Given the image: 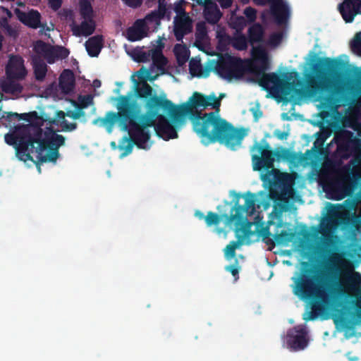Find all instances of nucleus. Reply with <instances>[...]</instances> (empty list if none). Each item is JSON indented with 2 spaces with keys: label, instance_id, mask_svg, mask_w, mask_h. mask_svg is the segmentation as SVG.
<instances>
[{
  "label": "nucleus",
  "instance_id": "28",
  "mask_svg": "<svg viewBox=\"0 0 361 361\" xmlns=\"http://www.w3.org/2000/svg\"><path fill=\"white\" fill-rule=\"evenodd\" d=\"M204 14L207 21L212 24L216 23L221 17V13L216 6H207Z\"/></svg>",
  "mask_w": 361,
  "mask_h": 361
},
{
  "label": "nucleus",
  "instance_id": "37",
  "mask_svg": "<svg viewBox=\"0 0 361 361\" xmlns=\"http://www.w3.org/2000/svg\"><path fill=\"white\" fill-rule=\"evenodd\" d=\"M207 226H218L222 221V216L213 212H208L204 217Z\"/></svg>",
  "mask_w": 361,
  "mask_h": 361
},
{
  "label": "nucleus",
  "instance_id": "41",
  "mask_svg": "<svg viewBox=\"0 0 361 361\" xmlns=\"http://www.w3.org/2000/svg\"><path fill=\"white\" fill-rule=\"evenodd\" d=\"M240 245L239 241H231L226 245L224 250L225 256L228 258H233L235 255V250Z\"/></svg>",
  "mask_w": 361,
  "mask_h": 361
},
{
  "label": "nucleus",
  "instance_id": "23",
  "mask_svg": "<svg viewBox=\"0 0 361 361\" xmlns=\"http://www.w3.org/2000/svg\"><path fill=\"white\" fill-rule=\"evenodd\" d=\"M164 44L160 42L159 47L154 49H152V60L153 65L155 66L158 69H164V66L167 63V59L164 56L162 49Z\"/></svg>",
  "mask_w": 361,
  "mask_h": 361
},
{
  "label": "nucleus",
  "instance_id": "29",
  "mask_svg": "<svg viewBox=\"0 0 361 361\" xmlns=\"http://www.w3.org/2000/svg\"><path fill=\"white\" fill-rule=\"evenodd\" d=\"M12 80L8 79V81H4L1 83L2 91L9 94L20 93L23 91L22 85Z\"/></svg>",
  "mask_w": 361,
  "mask_h": 361
},
{
  "label": "nucleus",
  "instance_id": "51",
  "mask_svg": "<svg viewBox=\"0 0 361 361\" xmlns=\"http://www.w3.org/2000/svg\"><path fill=\"white\" fill-rule=\"evenodd\" d=\"M250 111L252 114L255 121H257L263 115L262 111L258 105L252 108Z\"/></svg>",
  "mask_w": 361,
  "mask_h": 361
},
{
  "label": "nucleus",
  "instance_id": "18",
  "mask_svg": "<svg viewBox=\"0 0 361 361\" xmlns=\"http://www.w3.org/2000/svg\"><path fill=\"white\" fill-rule=\"evenodd\" d=\"M127 39L130 42L141 40L147 36V27L145 20L138 19L133 26L126 30Z\"/></svg>",
  "mask_w": 361,
  "mask_h": 361
},
{
  "label": "nucleus",
  "instance_id": "35",
  "mask_svg": "<svg viewBox=\"0 0 361 361\" xmlns=\"http://www.w3.org/2000/svg\"><path fill=\"white\" fill-rule=\"evenodd\" d=\"M255 195L250 192H247L245 197V207L248 215H252L255 212Z\"/></svg>",
  "mask_w": 361,
  "mask_h": 361
},
{
  "label": "nucleus",
  "instance_id": "56",
  "mask_svg": "<svg viewBox=\"0 0 361 361\" xmlns=\"http://www.w3.org/2000/svg\"><path fill=\"white\" fill-rule=\"evenodd\" d=\"M226 270L231 272L235 279H238L239 270L238 267L233 265H228L226 267Z\"/></svg>",
  "mask_w": 361,
  "mask_h": 361
},
{
  "label": "nucleus",
  "instance_id": "52",
  "mask_svg": "<svg viewBox=\"0 0 361 361\" xmlns=\"http://www.w3.org/2000/svg\"><path fill=\"white\" fill-rule=\"evenodd\" d=\"M290 132L288 131H281L279 129H276L274 132V135L279 140H283L287 139L288 136L289 135Z\"/></svg>",
  "mask_w": 361,
  "mask_h": 361
},
{
  "label": "nucleus",
  "instance_id": "64",
  "mask_svg": "<svg viewBox=\"0 0 361 361\" xmlns=\"http://www.w3.org/2000/svg\"><path fill=\"white\" fill-rule=\"evenodd\" d=\"M54 24L51 23V25L50 26H48L47 24H46V26L44 27V29H42L43 31L44 32H49L51 30H54Z\"/></svg>",
  "mask_w": 361,
  "mask_h": 361
},
{
  "label": "nucleus",
  "instance_id": "61",
  "mask_svg": "<svg viewBox=\"0 0 361 361\" xmlns=\"http://www.w3.org/2000/svg\"><path fill=\"white\" fill-rule=\"evenodd\" d=\"M271 1V0H253L254 3L258 6H265L269 4Z\"/></svg>",
  "mask_w": 361,
  "mask_h": 361
},
{
  "label": "nucleus",
  "instance_id": "34",
  "mask_svg": "<svg viewBox=\"0 0 361 361\" xmlns=\"http://www.w3.org/2000/svg\"><path fill=\"white\" fill-rule=\"evenodd\" d=\"M11 116L15 117H20V120H24L29 122V125H39L38 123H35L39 118L37 112L35 111L24 114H15Z\"/></svg>",
  "mask_w": 361,
  "mask_h": 361
},
{
  "label": "nucleus",
  "instance_id": "63",
  "mask_svg": "<svg viewBox=\"0 0 361 361\" xmlns=\"http://www.w3.org/2000/svg\"><path fill=\"white\" fill-rule=\"evenodd\" d=\"M175 11L177 13H180L181 12H183L185 13L181 5H176V7H175Z\"/></svg>",
  "mask_w": 361,
  "mask_h": 361
},
{
  "label": "nucleus",
  "instance_id": "38",
  "mask_svg": "<svg viewBox=\"0 0 361 361\" xmlns=\"http://www.w3.org/2000/svg\"><path fill=\"white\" fill-rule=\"evenodd\" d=\"M217 38L218 49L220 50H225L228 45H232L233 37L226 33H219Z\"/></svg>",
  "mask_w": 361,
  "mask_h": 361
},
{
  "label": "nucleus",
  "instance_id": "9",
  "mask_svg": "<svg viewBox=\"0 0 361 361\" xmlns=\"http://www.w3.org/2000/svg\"><path fill=\"white\" fill-rule=\"evenodd\" d=\"M351 175H353V171L348 165L335 170L334 176L329 178L324 186L326 191L332 193L336 200H341L346 195Z\"/></svg>",
  "mask_w": 361,
  "mask_h": 361
},
{
  "label": "nucleus",
  "instance_id": "4",
  "mask_svg": "<svg viewBox=\"0 0 361 361\" xmlns=\"http://www.w3.org/2000/svg\"><path fill=\"white\" fill-rule=\"evenodd\" d=\"M252 150L257 152L252 156L253 169L266 171L261 178L274 202L273 213L279 219L293 207L290 202L293 200V151L283 148L273 150L266 142L263 145L256 142Z\"/></svg>",
  "mask_w": 361,
  "mask_h": 361
},
{
  "label": "nucleus",
  "instance_id": "60",
  "mask_svg": "<svg viewBox=\"0 0 361 361\" xmlns=\"http://www.w3.org/2000/svg\"><path fill=\"white\" fill-rule=\"evenodd\" d=\"M222 8H228L232 6V0H217Z\"/></svg>",
  "mask_w": 361,
  "mask_h": 361
},
{
  "label": "nucleus",
  "instance_id": "53",
  "mask_svg": "<svg viewBox=\"0 0 361 361\" xmlns=\"http://www.w3.org/2000/svg\"><path fill=\"white\" fill-rule=\"evenodd\" d=\"M315 157L314 152H313L312 150H307L306 153L302 156V160L307 163L309 164L312 161H313V159Z\"/></svg>",
  "mask_w": 361,
  "mask_h": 361
},
{
  "label": "nucleus",
  "instance_id": "44",
  "mask_svg": "<svg viewBox=\"0 0 361 361\" xmlns=\"http://www.w3.org/2000/svg\"><path fill=\"white\" fill-rule=\"evenodd\" d=\"M235 210V214L230 216V221L241 220L243 218V213H246L245 207L244 205H238V202L235 203V207L233 208V210Z\"/></svg>",
  "mask_w": 361,
  "mask_h": 361
},
{
  "label": "nucleus",
  "instance_id": "32",
  "mask_svg": "<svg viewBox=\"0 0 361 361\" xmlns=\"http://www.w3.org/2000/svg\"><path fill=\"white\" fill-rule=\"evenodd\" d=\"M128 134H129V137H123V139L119 145V148L121 149L124 150V152H123V154H122L123 156H126V155L129 154L130 153H131L134 145H135L137 146V144L133 140L131 135L129 133H128Z\"/></svg>",
  "mask_w": 361,
  "mask_h": 361
},
{
  "label": "nucleus",
  "instance_id": "10",
  "mask_svg": "<svg viewBox=\"0 0 361 361\" xmlns=\"http://www.w3.org/2000/svg\"><path fill=\"white\" fill-rule=\"evenodd\" d=\"M137 75L140 80H143L144 81L140 85L137 84L135 85V93L137 98L145 100V107L146 111H149L150 107L149 103L155 98L159 99L161 102L169 101L165 94L158 95L157 93H153V89L146 82V79L148 78L149 80H153L155 77L149 78L148 70L142 67L137 72Z\"/></svg>",
  "mask_w": 361,
  "mask_h": 361
},
{
  "label": "nucleus",
  "instance_id": "42",
  "mask_svg": "<svg viewBox=\"0 0 361 361\" xmlns=\"http://www.w3.org/2000/svg\"><path fill=\"white\" fill-rule=\"evenodd\" d=\"M283 345L290 351L293 350V329H289L286 335L283 336Z\"/></svg>",
  "mask_w": 361,
  "mask_h": 361
},
{
  "label": "nucleus",
  "instance_id": "27",
  "mask_svg": "<svg viewBox=\"0 0 361 361\" xmlns=\"http://www.w3.org/2000/svg\"><path fill=\"white\" fill-rule=\"evenodd\" d=\"M166 8H164L162 6H158L157 10H154L147 14L145 17V21L154 23L157 26L160 25L161 20L163 19L166 15Z\"/></svg>",
  "mask_w": 361,
  "mask_h": 361
},
{
  "label": "nucleus",
  "instance_id": "45",
  "mask_svg": "<svg viewBox=\"0 0 361 361\" xmlns=\"http://www.w3.org/2000/svg\"><path fill=\"white\" fill-rule=\"evenodd\" d=\"M207 35V27L202 23H199L196 25V39L197 40L203 39Z\"/></svg>",
  "mask_w": 361,
  "mask_h": 361
},
{
  "label": "nucleus",
  "instance_id": "17",
  "mask_svg": "<svg viewBox=\"0 0 361 361\" xmlns=\"http://www.w3.org/2000/svg\"><path fill=\"white\" fill-rule=\"evenodd\" d=\"M338 8L345 23H352L361 8V0H344Z\"/></svg>",
  "mask_w": 361,
  "mask_h": 361
},
{
  "label": "nucleus",
  "instance_id": "2",
  "mask_svg": "<svg viewBox=\"0 0 361 361\" xmlns=\"http://www.w3.org/2000/svg\"><path fill=\"white\" fill-rule=\"evenodd\" d=\"M329 278L324 274L316 276L314 281L303 283L300 290L303 297L312 302V310L304 317L305 320H314L326 307L333 306L332 318L336 326L348 328V314L357 319H361V299L351 301L354 305L355 311L350 312V307L347 305L346 300L350 297V291L361 293V274L353 271L351 274H345V281L338 279L339 271L335 263L334 258H331L326 267Z\"/></svg>",
  "mask_w": 361,
  "mask_h": 361
},
{
  "label": "nucleus",
  "instance_id": "33",
  "mask_svg": "<svg viewBox=\"0 0 361 361\" xmlns=\"http://www.w3.org/2000/svg\"><path fill=\"white\" fill-rule=\"evenodd\" d=\"M248 39L244 35L233 37L232 46L237 50L243 51L247 48Z\"/></svg>",
  "mask_w": 361,
  "mask_h": 361
},
{
  "label": "nucleus",
  "instance_id": "12",
  "mask_svg": "<svg viewBox=\"0 0 361 361\" xmlns=\"http://www.w3.org/2000/svg\"><path fill=\"white\" fill-rule=\"evenodd\" d=\"M34 51L47 61L53 63L58 59H66L70 51L62 46H51L43 41L38 40L34 45Z\"/></svg>",
  "mask_w": 361,
  "mask_h": 361
},
{
  "label": "nucleus",
  "instance_id": "36",
  "mask_svg": "<svg viewBox=\"0 0 361 361\" xmlns=\"http://www.w3.org/2000/svg\"><path fill=\"white\" fill-rule=\"evenodd\" d=\"M285 34H286L285 30H281L279 32H275L271 34L268 39L267 44L272 47H277L282 42V39H283Z\"/></svg>",
  "mask_w": 361,
  "mask_h": 361
},
{
  "label": "nucleus",
  "instance_id": "59",
  "mask_svg": "<svg viewBox=\"0 0 361 361\" xmlns=\"http://www.w3.org/2000/svg\"><path fill=\"white\" fill-rule=\"evenodd\" d=\"M348 127L357 132L361 129V122L354 120L350 122Z\"/></svg>",
  "mask_w": 361,
  "mask_h": 361
},
{
  "label": "nucleus",
  "instance_id": "8",
  "mask_svg": "<svg viewBox=\"0 0 361 361\" xmlns=\"http://www.w3.org/2000/svg\"><path fill=\"white\" fill-rule=\"evenodd\" d=\"M334 141L337 152L343 158L348 159L353 154L361 152V139L348 130L340 128L334 133Z\"/></svg>",
  "mask_w": 361,
  "mask_h": 361
},
{
  "label": "nucleus",
  "instance_id": "26",
  "mask_svg": "<svg viewBox=\"0 0 361 361\" xmlns=\"http://www.w3.org/2000/svg\"><path fill=\"white\" fill-rule=\"evenodd\" d=\"M33 69L35 79L43 81L47 72V65L41 59H33Z\"/></svg>",
  "mask_w": 361,
  "mask_h": 361
},
{
  "label": "nucleus",
  "instance_id": "6",
  "mask_svg": "<svg viewBox=\"0 0 361 361\" xmlns=\"http://www.w3.org/2000/svg\"><path fill=\"white\" fill-rule=\"evenodd\" d=\"M345 63L336 58H318L313 63L314 73L306 75L305 85L302 90L305 97L319 102V116L323 123L329 124L333 114L338 112V99L332 94L331 85L328 80V73L336 74L343 70Z\"/></svg>",
  "mask_w": 361,
  "mask_h": 361
},
{
  "label": "nucleus",
  "instance_id": "43",
  "mask_svg": "<svg viewBox=\"0 0 361 361\" xmlns=\"http://www.w3.org/2000/svg\"><path fill=\"white\" fill-rule=\"evenodd\" d=\"M13 112L6 113V116L1 117V123L6 127H12L16 121H20V117L11 116V115L15 114Z\"/></svg>",
  "mask_w": 361,
  "mask_h": 361
},
{
  "label": "nucleus",
  "instance_id": "20",
  "mask_svg": "<svg viewBox=\"0 0 361 361\" xmlns=\"http://www.w3.org/2000/svg\"><path fill=\"white\" fill-rule=\"evenodd\" d=\"M104 39L102 35L90 37L85 42V48L88 54L92 57H97L103 47Z\"/></svg>",
  "mask_w": 361,
  "mask_h": 361
},
{
  "label": "nucleus",
  "instance_id": "5",
  "mask_svg": "<svg viewBox=\"0 0 361 361\" xmlns=\"http://www.w3.org/2000/svg\"><path fill=\"white\" fill-rule=\"evenodd\" d=\"M5 142L14 146L21 161H33L32 153L37 154L39 163L56 162L59 149L65 144V137L52 128L43 131L39 125H17L12 133L5 135Z\"/></svg>",
  "mask_w": 361,
  "mask_h": 361
},
{
  "label": "nucleus",
  "instance_id": "47",
  "mask_svg": "<svg viewBox=\"0 0 361 361\" xmlns=\"http://www.w3.org/2000/svg\"><path fill=\"white\" fill-rule=\"evenodd\" d=\"M85 113L84 111H81L79 109H76L75 111L68 110L66 111V116L74 120L79 119L81 117L85 116Z\"/></svg>",
  "mask_w": 361,
  "mask_h": 361
},
{
  "label": "nucleus",
  "instance_id": "50",
  "mask_svg": "<svg viewBox=\"0 0 361 361\" xmlns=\"http://www.w3.org/2000/svg\"><path fill=\"white\" fill-rule=\"evenodd\" d=\"M128 6L133 8L140 7L142 4V0H122Z\"/></svg>",
  "mask_w": 361,
  "mask_h": 361
},
{
  "label": "nucleus",
  "instance_id": "49",
  "mask_svg": "<svg viewBox=\"0 0 361 361\" xmlns=\"http://www.w3.org/2000/svg\"><path fill=\"white\" fill-rule=\"evenodd\" d=\"M78 127L76 123H68V121H63L61 126L62 130L65 132H71L75 130Z\"/></svg>",
  "mask_w": 361,
  "mask_h": 361
},
{
  "label": "nucleus",
  "instance_id": "1",
  "mask_svg": "<svg viewBox=\"0 0 361 361\" xmlns=\"http://www.w3.org/2000/svg\"><path fill=\"white\" fill-rule=\"evenodd\" d=\"M114 99L117 112L108 111L94 123L99 122L109 130L118 123L121 128L131 135L140 149H146L150 139L149 128L153 127L158 137L169 140L178 137L177 129L185 120L184 116L176 115L180 110L171 100L161 102L155 98L149 103V111L142 113L140 106L129 95H121Z\"/></svg>",
  "mask_w": 361,
  "mask_h": 361
},
{
  "label": "nucleus",
  "instance_id": "3",
  "mask_svg": "<svg viewBox=\"0 0 361 361\" xmlns=\"http://www.w3.org/2000/svg\"><path fill=\"white\" fill-rule=\"evenodd\" d=\"M221 94L217 98L214 93L204 95L195 92L189 102L177 105L179 112L176 115L188 116L193 130L201 138L204 145L219 142L228 148L235 150L246 135L244 128L237 129L226 120L220 117L219 107Z\"/></svg>",
  "mask_w": 361,
  "mask_h": 361
},
{
  "label": "nucleus",
  "instance_id": "13",
  "mask_svg": "<svg viewBox=\"0 0 361 361\" xmlns=\"http://www.w3.org/2000/svg\"><path fill=\"white\" fill-rule=\"evenodd\" d=\"M269 4L274 22L279 26L286 27L290 16L287 4L283 0H271Z\"/></svg>",
  "mask_w": 361,
  "mask_h": 361
},
{
  "label": "nucleus",
  "instance_id": "21",
  "mask_svg": "<svg viewBox=\"0 0 361 361\" xmlns=\"http://www.w3.org/2000/svg\"><path fill=\"white\" fill-rule=\"evenodd\" d=\"M95 30V24L93 20H85L80 25H73L72 31L75 36H90Z\"/></svg>",
  "mask_w": 361,
  "mask_h": 361
},
{
  "label": "nucleus",
  "instance_id": "14",
  "mask_svg": "<svg viewBox=\"0 0 361 361\" xmlns=\"http://www.w3.org/2000/svg\"><path fill=\"white\" fill-rule=\"evenodd\" d=\"M6 73L8 79H23L27 75L23 59L18 55L11 56L6 67Z\"/></svg>",
  "mask_w": 361,
  "mask_h": 361
},
{
  "label": "nucleus",
  "instance_id": "58",
  "mask_svg": "<svg viewBox=\"0 0 361 361\" xmlns=\"http://www.w3.org/2000/svg\"><path fill=\"white\" fill-rule=\"evenodd\" d=\"M66 116V112L65 113L63 111H58L56 114V118L60 122L61 127L63 126V121H67L65 117Z\"/></svg>",
  "mask_w": 361,
  "mask_h": 361
},
{
  "label": "nucleus",
  "instance_id": "16",
  "mask_svg": "<svg viewBox=\"0 0 361 361\" xmlns=\"http://www.w3.org/2000/svg\"><path fill=\"white\" fill-rule=\"evenodd\" d=\"M192 30V23L186 13L174 19L173 34L178 42L183 41L185 35L190 33Z\"/></svg>",
  "mask_w": 361,
  "mask_h": 361
},
{
  "label": "nucleus",
  "instance_id": "57",
  "mask_svg": "<svg viewBox=\"0 0 361 361\" xmlns=\"http://www.w3.org/2000/svg\"><path fill=\"white\" fill-rule=\"evenodd\" d=\"M264 243H266L269 246V249L270 250H272L273 247L276 245V242L274 239V235H273V238H271V236H269L267 239L262 240Z\"/></svg>",
  "mask_w": 361,
  "mask_h": 361
},
{
  "label": "nucleus",
  "instance_id": "30",
  "mask_svg": "<svg viewBox=\"0 0 361 361\" xmlns=\"http://www.w3.org/2000/svg\"><path fill=\"white\" fill-rule=\"evenodd\" d=\"M80 13L85 20H92L93 18V8L91 3L88 0H80Z\"/></svg>",
  "mask_w": 361,
  "mask_h": 361
},
{
  "label": "nucleus",
  "instance_id": "54",
  "mask_svg": "<svg viewBox=\"0 0 361 361\" xmlns=\"http://www.w3.org/2000/svg\"><path fill=\"white\" fill-rule=\"evenodd\" d=\"M49 6L54 11H58L62 4V0H48Z\"/></svg>",
  "mask_w": 361,
  "mask_h": 361
},
{
  "label": "nucleus",
  "instance_id": "40",
  "mask_svg": "<svg viewBox=\"0 0 361 361\" xmlns=\"http://www.w3.org/2000/svg\"><path fill=\"white\" fill-rule=\"evenodd\" d=\"M133 57L134 59L139 63L149 61L152 58V49L148 51H144L140 49L135 50Z\"/></svg>",
  "mask_w": 361,
  "mask_h": 361
},
{
  "label": "nucleus",
  "instance_id": "11",
  "mask_svg": "<svg viewBox=\"0 0 361 361\" xmlns=\"http://www.w3.org/2000/svg\"><path fill=\"white\" fill-rule=\"evenodd\" d=\"M216 71L224 78L231 80L240 78L244 73V66L241 59L226 56L216 64Z\"/></svg>",
  "mask_w": 361,
  "mask_h": 361
},
{
  "label": "nucleus",
  "instance_id": "46",
  "mask_svg": "<svg viewBox=\"0 0 361 361\" xmlns=\"http://www.w3.org/2000/svg\"><path fill=\"white\" fill-rule=\"evenodd\" d=\"M351 47L353 51L361 54V32H357L351 42Z\"/></svg>",
  "mask_w": 361,
  "mask_h": 361
},
{
  "label": "nucleus",
  "instance_id": "31",
  "mask_svg": "<svg viewBox=\"0 0 361 361\" xmlns=\"http://www.w3.org/2000/svg\"><path fill=\"white\" fill-rule=\"evenodd\" d=\"M94 104L93 96L92 94L80 95L78 98V102H73V104L75 109H79L83 111L89 106Z\"/></svg>",
  "mask_w": 361,
  "mask_h": 361
},
{
  "label": "nucleus",
  "instance_id": "19",
  "mask_svg": "<svg viewBox=\"0 0 361 361\" xmlns=\"http://www.w3.org/2000/svg\"><path fill=\"white\" fill-rule=\"evenodd\" d=\"M75 75L73 71L65 69L59 77V87L66 94L71 92L75 87Z\"/></svg>",
  "mask_w": 361,
  "mask_h": 361
},
{
  "label": "nucleus",
  "instance_id": "25",
  "mask_svg": "<svg viewBox=\"0 0 361 361\" xmlns=\"http://www.w3.org/2000/svg\"><path fill=\"white\" fill-rule=\"evenodd\" d=\"M274 239L278 245H287L289 243L293 241V231L289 229L288 231L284 228L280 231H277L274 233Z\"/></svg>",
  "mask_w": 361,
  "mask_h": 361
},
{
  "label": "nucleus",
  "instance_id": "62",
  "mask_svg": "<svg viewBox=\"0 0 361 361\" xmlns=\"http://www.w3.org/2000/svg\"><path fill=\"white\" fill-rule=\"evenodd\" d=\"M195 216L197 217L199 219H204L205 216L204 215V214L197 210L195 212Z\"/></svg>",
  "mask_w": 361,
  "mask_h": 361
},
{
  "label": "nucleus",
  "instance_id": "15",
  "mask_svg": "<svg viewBox=\"0 0 361 361\" xmlns=\"http://www.w3.org/2000/svg\"><path fill=\"white\" fill-rule=\"evenodd\" d=\"M16 13L18 19L25 25L32 28L37 29L39 27L44 29L46 23H41L40 13L34 9H31L27 12L22 11L19 9L16 10Z\"/></svg>",
  "mask_w": 361,
  "mask_h": 361
},
{
  "label": "nucleus",
  "instance_id": "39",
  "mask_svg": "<svg viewBox=\"0 0 361 361\" xmlns=\"http://www.w3.org/2000/svg\"><path fill=\"white\" fill-rule=\"evenodd\" d=\"M175 51L177 60L180 64H183L188 61L189 54L185 47L180 44H176L175 46Z\"/></svg>",
  "mask_w": 361,
  "mask_h": 361
},
{
  "label": "nucleus",
  "instance_id": "22",
  "mask_svg": "<svg viewBox=\"0 0 361 361\" xmlns=\"http://www.w3.org/2000/svg\"><path fill=\"white\" fill-rule=\"evenodd\" d=\"M295 351L305 349L309 343L308 332L305 328L295 327Z\"/></svg>",
  "mask_w": 361,
  "mask_h": 361
},
{
  "label": "nucleus",
  "instance_id": "55",
  "mask_svg": "<svg viewBox=\"0 0 361 361\" xmlns=\"http://www.w3.org/2000/svg\"><path fill=\"white\" fill-rule=\"evenodd\" d=\"M259 235L262 237V240L267 239L269 236H271V233L268 226L262 228L259 231Z\"/></svg>",
  "mask_w": 361,
  "mask_h": 361
},
{
  "label": "nucleus",
  "instance_id": "7",
  "mask_svg": "<svg viewBox=\"0 0 361 361\" xmlns=\"http://www.w3.org/2000/svg\"><path fill=\"white\" fill-rule=\"evenodd\" d=\"M252 63L251 71L256 74L258 84L272 98L278 102L293 101V71L288 73H266L269 68V58L266 50L261 46L253 47L251 51Z\"/></svg>",
  "mask_w": 361,
  "mask_h": 361
},
{
  "label": "nucleus",
  "instance_id": "24",
  "mask_svg": "<svg viewBox=\"0 0 361 361\" xmlns=\"http://www.w3.org/2000/svg\"><path fill=\"white\" fill-rule=\"evenodd\" d=\"M247 39L250 44L259 43L263 39L264 29L259 23L251 25L247 31Z\"/></svg>",
  "mask_w": 361,
  "mask_h": 361
},
{
  "label": "nucleus",
  "instance_id": "48",
  "mask_svg": "<svg viewBox=\"0 0 361 361\" xmlns=\"http://www.w3.org/2000/svg\"><path fill=\"white\" fill-rule=\"evenodd\" d=\"M244 14L247 18L248 21L253 22L257 17L256 10L252 7H247L244 10Z\"/></svg>",
  "mask_w": 361,
  "mask_h": 361
}]
</instances>
